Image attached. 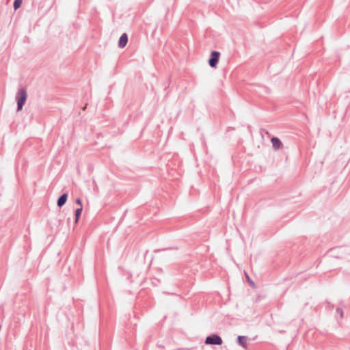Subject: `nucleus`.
Wrapping results in <instances>:
<instances>
[{
  "label": "nucleus",
  "mask_w": 350,
  "mask_h": 350,
  "mask_svg": "<svg viewBox=\"0 0 350 350\" xmlns=\"http://www.w3.org/2000/svg\"><path fill=\"white\" fill-rule=\"evenodd\" d=\"M223 342L221 338L216 334H213L206 337L205 344L220 345Z\"/></svg>",
  "instance_id": "obj_2"
},
{
  "label": "nucleus",
  "mask_w": 350,
  "mask_h": 350,
  "mask_svg": "<svg viewBox=\"0 0 350 350\" xmlns=\"http://www.w3.org/2000/svg\"><path fill=\"white\" fill-rule=\"evenodd\" d=\"M271 143H272V146L275 149V150H278L281 145H282V143L280 142V140L277 138V137H273L271 139Z\"/></svg>",
  "instance_id": "obj_5"
},
{
  "label": "nucleus",
  "mask_w": 350,
  "mask_h": 350,
  "mask_svg": "<svg viewBox=\"0 0 350 350\" xmlns=\"http://www.w3.org/2000/svg\"><path fill=\"white\" fill-rule=\"evenodd\" d=\"M219 53L217 51H213L211 54V58L208 61L210 66L215 68L219 58Z\"/></svg>",
  "instance_id": "obj_3"
},
{
  "label": "nucleus",
  "mask_w": 350,
  "mask_h": 350,
  "mask_svg": "<svg viewBox=\"0 0 350 350\" xmlns=\"http://www.w3.org/2000/svg\"><path fill=\"white\" fill-rule=\"evenodd\" d=\"M82 212V207H79L75 211V223L78 222L79 218Z\"/></svg>",
  "instance_id": "obj_8"
},
{
  "label": "nucleus",
  "mask_w": 350,
  "mask_h": 350,
  "mask_svg": "<svg viewBox=\"0 0 350 350\" xmlns=\"http://www.w3.org/2000/svg\"><path fill=\"white\" fill-rule=\"evenodd\" d=\"M337 312H338L340 314V317H342V310L340 309H337Z\"/></svg>",
  "instance_id": "obj_11"
},
{
  "label": "nucleus",
  "mask_w": 350,
  "mask_h": 350,
  "mask_svg": "<svg viewBox=\"0 0 350 350\" xmlns=\"http://www.w3.org/2000/svg\"><path fill=\"white\" fill-rule=\"evenodd\" d=\"M22 0H15L14 3V10H17L21 5Z\"/></svg>",
  "instance_id": "obj_9"
},
{
  "label": "nucleus",
  "mask_w": 350,
  "mask_h": 350,
  "mask_svg": "<svg viewBox=\"0 0 350 350\" xmlns=\"http://www.w3.org/2000/svg\"><path fill=\"white\" fill-rule=\"evenodd\" d=\"M27 97V92L25 90L21 89L17 93V105H18V111L22 109L24 103L26 101Z\"/></svg>",
  "instance_id": "obj_1"
},
{
  "label": "nucleus",
  "mask_w": 350,
  "mask_h": 350,
  "mask_svg": "<svg viewBox=\"0 0 350 350\" xmlns=\"http://www.w3.org/2000/svg\"><path fill=\"white\" fill-rule=\"evenodd\" d=\"M128 42V37L126 33H123L119 39L118 46L120 48H124Z\"/></svg>",
  "instance_id": "obj_4"
},
{
  "label": "nucleus",
  "mask_w": 350,
  "mask_h": 350,
  "mask_svg": "<svg viewBox=\"0 0 350 350\" xmlns=\"http://www.w3.org/2000/svg\"><path fill=\"white\" fill-rule=\"evenodd\" d=\"M67 194L64 193L57 200V205L59 206H62L67 200Z\"/></svg>",
  "instance_id": "obj_6"
},
{
  "label": "nucleus",
  "mask_w": 350,
  "mask_h": 350,
  "mask_svg": "<svg viewBox=\"0 0 350 350\" xmlns=\"http://www.w3.org/2000/svg\"><path fill=\"white\" fill-rule=\"evenodd\" d=\"M238 342L243 347L245 348L247 347V338L245 336H239L238 337Z\"/></svg>",
  "instance_id": "obj_7"
},
{
  "label": "nucleus",
  "mask_w": 350,
  "mask_h": 350,
  "mask_svg": "<svg viewBox=\"0 0 350 350\" xmlns=\"http://www.w3.org/2000/svg\"><path fill=\"white\" fill-rule=\"evenodd\" d=\"M76 203L79 204V207H82L81 200L79 198L76 200Z\"/></svg>",
  "instance_id": "obj_10"
},
{
  "label": "nucleus",
  "mask_w": 350,
  "mask_h": 350,
  "mask_svg": "<svg viewBox=\"0 0 350 350\" xmlns=\"http://www.w3.org/2000/svg\"><path fill=\"white\" fill-rule=\"evenodd\" d=\"M246 277L248 279V280H250L249 276L247 274H246Z\"/></svg>",
  "instance_id": "obj_12"
}]
</instances>
